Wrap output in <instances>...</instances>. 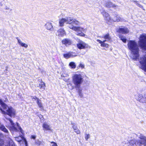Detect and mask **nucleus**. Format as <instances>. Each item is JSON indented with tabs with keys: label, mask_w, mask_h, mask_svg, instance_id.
Here are the masks:
<instances>
[{
	"label": "nucleus",
	"mask_w": 146,
	"mask_h": 146,
	"mask_svg": "<svg viewBox=\"0 0 146 146\" xmlns=\"http://www.w3.org/2000/svg\"><path fill=\"white\" fill-rule=\"evenodd\" d=\"M129 49L131 51L130 57L134 60L139 58V49L137 42L135 40H129L127 44Z\"/></svg>",
	"instance_id": "nucleus-1"
},
{
	"label": "nucleus",
	"mask_w": 146,
	"mask_h": 146,
	"mask_svg": "<svg viewBox=\"0 0 146 146\" xmlns=\"http://www.w3.org/2000/svg\"><path fill=\"white\" fill-rule=\"evenodd\" d=\"M0 104L5 111L3 110L1 108H0V110L3 114H7L10 117H14L16 115V111L12 107L8 106L5 103H4L1 99H0Z\"/></svg>",
	"instance_id": "nucleus-2"
},
{
	"label": "nucleus",
	"mask_w": 146,
	"mask_h": 146,
	"mask_svg": "<svg viewBox=\"0 0 146 146\" xmlns=\"http://www.w3.org/2000/svg\"><path fill=\"white\" fill-rule=\"evenodd\" d=\"M84 81L83 77L80 74H75L72 77V82L74 86H72L71 90L74 88H79Z\"/></svg>",
	"instance_id": "nucleus-3"
},
{
	"label": "nucleus",
	"mask_w": 146,
	"mask_h": 146,
	"mask_svg": "<svg viewBox=\"0 0 146 146\" xmlns=\"http://www.w3.org/2000/svg\"><path fill=\"white\" fill-rule=\"evenodd\" d=\"M10 121L11 126L9 127V129L11 131L17 132L20 131L22 134L24 133V131L22 128L19 126V124L18 123H16L15 125L13 122V121L11 119H8Z\"/></svg>",
	"instance_id": "nucleus-4"
},
{
	"label": "nucleus",
	"mask_w": 146,
	"mask_h": 146,
	"mask_svg": "<svg viewBox=\"0 0 146 146\" xmlns=\"http://www.w3.org/2000/svg\"><path fill=\"white\" fill-rule=\"evenodd\" d=\"M69 27L76 32V35H78L84 36L86 35L83 33L82 32H85L86 30L80 27H76L74 25H70Z\"/></svg>",
	"instance_id": "nucleus-5"
},
{
	"label": "nucleus",
	"mask_w": 146,
	"mask_h": 146,
	"mask_svg": "<svg viewBox=\"0 0 146 146\" xmlns=\"http://www.w3.org/2000/svg\"><path fill=\"white\" fill-rule=\"evenodd\" d=\"M138 43L142 49L146 50V34H143L140 35Z\"/></svg>",
	"instance_id": "nucleus-6"
},
{
	"label": "nucleus",
	"mask_w": 146,
	"mask_h": 146,
	"mask_svg": "<svg viewBox=\"0 0 146 146\" xmlns=\"http://www.w3.org/2000/svg\"><path fill=\"white\" fill-rule=\"evenodd\" d=\"M139 62L140 64V68L146 72V55H144L140 57Z\"/></svg>",
	"instance_id": "nucleus-7"
},
{
	"label": "nucleus",
	"mask_w": 146,
	"mask_h": 146,
	"mask_svg": "<svg viewBox=\"0 0 146 146\" xmlns=\"http://www.w3.org/2000/svg\"><path fill=\"white\" fill-rule=\"evenodd\" d=\"M65 21V23L66 24H68L69 25H68V27L70 25H78L79 24V22L76 19H74L73 20V19L70 17H68L64 18Z\"/></svg>",
	"instance_id": "nucleus-8"
},
{
	"label": "nucleus",
	"mask_w": 146,
	"mask_h": 146,
	"mask_svg": "<svg viewBox=\"0 0 146 146\" xmlns=\"http://www.w3.org/2000/svg\"><path fill=\"white\" fill-rule=\"evenodd\" d=\"M78 48L79 49H84L88 47V45L82 41L80 42V43L77 44Z\"/></svg>",
	"instance_id": "nucleus-9"
},
{
	"label": "nucleus",
	"mask_w": 146,
	"mask_h": 146,
	"mask_svg": "<svg viewBox=\"0 0 146 146\" xmlns=\"http://www.w3.org/2000/svg\"><path fill=\"white\" fill-rule=\"evenodd\" d=\"M56 35L59 36L63 37L66 35V33L63 29H60L58 30Z\"/></svg>",
	"instance_id": "nucleus-10"
},
{
	"label": "nucleus",
	"mask_w": 146,
	"mask_h": 146,
	"mask_svg": "<svg viewBox=\"0 0 146 146\" xmlns=\"http://www.w3.org/2000/svg\"><path fill=\"white\" fill-rule=\"evenodd\" d=\"M117 32L120 33L125 34L128 33L129 31L128 28L126 27L119 28Z\"/></svg>",
	"instance_id": "nucleus-11"
},
{
	"label": "nucleus",
	"mask_w": 146,
	"mask_h": 146,
	"mask_svg": "<svg viewBox=\"0 0 146 146\" xmlns=\"http://www.w3.org/2000/svg\"><path fill=\"white\" fill-rule=\"evenodd\" d=\"M101 12L102 14L104 17V19L105 20L108 21L110 20V18L109 15L108 13L106 12L104 10H102Z\"/></svg>",
	"instance_id": "nucleus-12"
},
{
	"label": "nucleus",
	"mask_w": 146,
	"mask_h": 146,
	"mask_svg": "<svg viewBox=\"0 0 146 146\" xmlns=\"http://www.w3.org/2000/svg\"><path fill=\"white\" fill-rule=\"evenodd\" d=\"M63 56L65 58H68L70 57L76 56H77V55L75 53L70 52L68 53L64 54Z\"/></svg>",
	"instance_id": "nucleus-13"
},
{
	"label": "nucleus",
	"mask_w": 146,
	"mask_h": 146,
	"mask_svg": "<svg viewBox=\"0 0 146 146\" xmlns=\"http://www.w3.org/2000/svg\"><path fill=\"white\" fill-rule=\"evenodd\" d=\"M62 44H64L66 46L70 45L72 43L71 40L68 38L63 39L62 41Z\"/></svg>",
	"instance_id": "nucleus-14"
},
{
	"label": "nucleus",
	"mask_w": 146,
	"mask_h": 146,
	"mask_svg": "<svg viewBox=\"0 0 146 146\" xmlns=\"http://www.w3.org/2000/svg\"><path fill=\"white\" fill-rule=\"evenodd\" d=\"M139 137L141 139L139 142L140 146H141V145H143L144 146L146 145V137L141 136Z\"/></svg>",
	"instance_id": "nucleus-15"
},
{
	"label": "nucleus",
	"mask_w": 146,
	"mask_h": 146,
	"mask_svg": "<svg viewBox=\"0 0 146 146\" xmlns=\"http://www.w3.org/2000/svg\"><path fill=\"white\" fill-rule=\"evenodd\" d=\"M96 41L99 43L101 44V46L102 47H105L108 48L109 45L108 44L105 43V42L107 41L106 40H104L103 41H102L100 40L97 39Z\"/></svg>",
	"instance_id": "nucleus-16"
},
{
	"label": "nucleus",
	"mask_w": 146,
	"mask_h": 146,
	"mask_svg": "<svg viewBox=\"0 0 146 146\" xmlns=\"http://www.w3.org/2000/svg\"><path fill=\"white\" fill-rule=\"evenodd\" d=\"M4 142L3 139H0V146H3ZM9 146L6 145L5 146H15L14 142L12 140L10 141L9 142Z\"/></svg>",
	"instance_id": "nucleus-17"
},
{
	"label": "nucleus",
	"mask_w": 146,
	"mask_h": 146,
	"mask_svg": "<svg viewBox=\"0 0 146 146\" xmlns=\"http://www.w3.org/2000/svg\"><path fill=\"white\" fill-rule=\"evenodd\" d=\"M45 28L48 30L52 31L53 29V26L51 23L48 22H47L45 25Z\"/></svg>",
	"instance_id": "nucleus-18"
},
{
	"label": "nucleus",
	"mask_w": 146,
	"mask_h": 146,
	"mask_svg": "<svg viewBox=\"0 0 146 146\" xmlns=\"http://www.w3.org/2000/svg\"><path fill=\"white\" fill-rule=\"evenodd\" d=\"M16 38L17 40L18 43L19 45L22 47H23L25 48H27L28 46V45L25 43L23 42L20 39H19L18 37H16Z\"/></svg>",
	"instance_id": "nucleus-19"
},
{
	"label": "nucleus",
	"mask_w": 146,
	"mask_h": 146,
	"mask_svg": "<svg viewBox=\"0 0 146 146\" xmlns=\"http://www.w3.org/2000/svg\"><path fill=\"white\" fill-rule=\"evenodd\" d=\"M42 127L43 130H51L50 125L45 122L43 123Z\"/></svg>",
	"instance_id": "nucleus-20"
},
{
	"label": "nucleus",
	"mask_w": 146,
	"mask_h": 146,
	"mask_svg": "<svg viewBox=\"0 0 146 146\" xmlns=\"http://www.w3.org/2000/svg\"><path fill=\"white\" fill-rule=\"evenodd\" d=\"M102 38H104L105 40H106L107 41H110L111 40V36L109 33H108L104 36H102L101 37H100Z\"/></svg>",
	"instance_id": "nucleus-21"
},
{
	"label": "nucleus",
	"mask_w": 146,
	"mask_h": 146,
	"mask_svg": "<svg viewBox=\"0 0 146 146\" xmlns=\"http://www.w3.org/2000/svg\"><path fill=\"white\" fill-rule=\"evenodd\" d=\"M0 130L5 133H8V131L5 127V126L3 124L0 123Z\"/></svg>",
	"instance_id": "nucleus-22"
},
{
	"label": "nucleus",
	"mask_w": 146,
	"mask_h": 146,
	"mask_svg": "<svg viewBox=\"0 0 146 146\" xmlns=\"http://www.w3.org/2000/svg\"><path fill=\"white\" fill-rule=\"evenodd\" d=\"M113 20L114 21H122V19L120 16L117 15L114 17Z\"/></svg>",
	"instance_id": "nucleus-23"
},
{
	"label": "nucleus",
	"mask_w": 146,
	"mask_h": 146,
	"mask_svg": "<svg viewBox=\"0 0 146 146\" xmlns=\"http://www.w3.org/2000/svg\"><path fill=\"white\" fill-rule=\"evenodd\" d=\"M76 90H78V92L79 96L81 98H83V94L82 92V89L80 87L79 88H75Z\"/></svg>",
	"instance_id": "nucleus-24"
},
{
	"label": "nucleus",
	"mask_w": 146,
	"mask_h": 146,
	"mask_svg": "<svg viewBox=\"0 0 146 146\" xmlns=\"http://www.w3.org/2000/svg\"><path fill=\"white\" fill-rule=\"evenodd\" d=\"M37 104L38 105V107L40 109V110H42L43 109V107L42 106V104L41 102V100L39 99H38L37 101Z\"/></svg>",
	"instance_id": "nucleus-25"
},
{
	"label": "nucleus",
	"mask_w": 146,
	"mask_h": 146,
	"mask_svg": "<svg viewBox=\"0 0 146 146\" xmlns=\"http://www.w3.org/2000/svg\"><path fill=\"white\" fill-rule=\"evenodd\" d=\"M65 23V21L64 18H63L60 19L59 21V23L60 26L61 27H62L64 25V23Z\"/></svg>",
	"instance_id": "nucleus-26"
},
{
	"label": "nucleus",
	"mask_w": 146,
	"mask_h": 146,
	"mask_svg": "<svg viewBox=\"0 0 146 146\" xmlns=\"http://www.w3.org/2000/svg\"><path fill=\"white\" fill-rule=\"evenodd\" d=\"M15 138V140L19 142H20L23 139L24 140V139L25 138L22 136L16 137Z\"/></svg>",
	"instance_id": "nucleus-27"
},
{
	"label": "nucleus",
	"mask_w": 146,
	"mask_h": 146,
	"mask_svg": "<svg viewBox=\"0 0 146 146\" xmlns=\"http://www.w3.org/2000/svg\"><path fill=\"white\" fill-rule=\"evenodd\" d=\"M38 87H39L40 89L44 90L45 87V83L43 82H42L39 84V86Z\"/></svg>",
	"instance_id": "nucleus-28"
},
{
	"label": "nucleus",
	"mask_w": 146,
	"mask_h": 146,
	"mask_svg": "<svg viewBox=\"0 0 146 146\" xmlns=\"http://www.w3.org/2000/svg\"><path fill=\"white\" fill-rule=\"evenodd\" d=\"M119 38H120V39L122 41L124 42L125 43L126 41V39L125 36H123L122 35H119Z\"/></svg>",
	"instance_id": "nucleus-29"
},
{
	"label": "nucleus",
	"mask_w": 146,
	"mask_h": 146,
	"mask_svg": "<svg viewBox=\"0 0 146 146\" xmlns=\"http://www.w3.org/2000/svg\"><path fill=\"white\" fill-rule=\"evenodd\" d=\"M106 6L108 8L111 7L113 6V5L112 3L110 2H107L106 3Z\"/></svg>",
	"instance_id": "nucleus-30"
},
{
	"label": "nucleus",
	"mask_w": 146,
	"mask_h": 146,
	"mask_svg": "<svg viewBox=\"0 0 146 146\" xmlns=\"http://www.w3.org/2000/svg\"><path fill=\"white\" fill-rule=\"evenodd\" d=\"M69 65L72 68H75L76 67L75 63L73 62H70L69 63Z\"/></svg>",
	"instance_id": "nucleus-31"
},
{
	"label": "nucleus",
	"mask_w": 146,
	"mask_h": 146,
	"mask_svg": "<svg viewBox=\"0 0 146 146\" xmlns=\"http://www.w3.org/2000/svg\"><path fill=\"white\" fill-rule=\"evenodd\" d=\"M90 137L89 134L85 133V138L86 141H88V139Z\"/></svg>",
	"instance_id": "nucleus-32"
},
{
	"label": "nucleus",
	"mask_w": 146,
	"mask_h": 146,
	"mask_svg": "<svg viewBox=\"0 0 146 146\" xmlns=\"http://www.w3.org/2000/svg\"><path fill=\"white\" fill-rule=\"evenodd\" d=\"M35 143L36 144L38 145H40L42 144V143L38 140L35 141Z\"/></svg>",
	"instance_id": "nucleus-33"
},
{
	"label": "nucleus",
	"mask_w": 146,
	"mask_h": 146,
	"mask_svg": "<svg viewBox=\"0 0 146 146\" xmlns=\"http://www.w3.org/2000/svg\"><path fill=\"white\" fill-rule=\"evenodd\" d=\"M137 100L139 101L140 102L142 103H144L145 102V100H144V98L143 97L141 98V99H137Z\"/></svg>",
	"instance_id": "nucleus-34"
},
{
	"label": "nucleus",
	"mask_w": 146,
	"mask_h": 146,
	"mask_svg": "<svg viewBox=\"0 0 146 146\" xmlns=\"http://www.w3.org/2000/svg\"><path fill=\"white\" fill-rule=\"evenodd\" d=\"M133 1L134 2V3L137 6H138L139 7L141 8H142L143 7L141 5L139 4L137 1Z\"/></svg>",
	"instance_id": "nucleus-35"
},
{
	"label": "nucleus",
	"mask_w": 146,
	"mask_h": 146,
	"mask_svg": "<svg viewBox=\"0 0 146 146\" xmlns=\"http://www.w3.org/2000/svg\"><path fill=\"white\" fill-rule=\"evenodd\" d=\"M72 128H73L74 130L75 129H76L77 128V125L75 123H72Z\"/></svg>",
	"instance_id": "nucleus-36"
},
{
	"label": "nucleus",
	"mask_w": 146,
	"mask_h": 146,
	"mask_svg": "<svg viewBox=\"0 0 146 146\" xmlns=\"http://www.w3.org/2000/svg\"><path fill=\"white\" fill-rule=\"evenodd\" d=\"M69 76L68 74L67 73H63L61 75V76L64 77H67Z\"/></svg>",
	"instance_id": "nucleus-37"
},
{
	"label": "nucleus",
	"mask_w": 146,
	"mask_h": 146,
	"mask_svg": "<svg viewBox=\"0 0 146 146\" xmlns=\"http://www.w3.org/2000/svg\"><path fill=\"white\" fill-rule=\"evenodd\" d=\"M74 131L77 134H79L80 133V130L78 129V128H77L76 129H75Z\"/></svg>",
	"instance_id": "nucleus-38"
},
{
	"label": "nucleus",
	"mask_w": 146,
	"mask_h": 146,
	"mask_svg": "<svg viewBox=\"0 0 146 146\" xmlns=\"http://www.w3.org/2000/svg\"><path fill=\"white\" fill-rule=\"evenodd\" d=\"M79 66L80 67H81L82 68H84V64H82V63H80Z\"/></svg>",
	"instance_id": "nucleus-39"
},
{
	"label": "nucleus",
	"mask_w": 146,
	"mask_h": 146,
	"mask_svg": "<svg viewBox=\"0 0 146 146\" xmlns=\"http://www.w3.org/2000/svg\"><path fill=\"white\" fill-rule=\"evenodd\" d=\"M51 143L52 144V146H57V144L54 142H52Z\"/></svg>",
	"instance_id": "nucleus-40"
},
{
	"label": "nucleus",
	"mask_w": 146,
	"mask_h": 146,
	"mask_svg": "<svg viewBox=\"0 0 146 146\" xmlns=\"http://www.w3.org/2000/svg\"><path fill=\"white\" fill-rule=\"evenodd\" d=\"M24 141L25 142V146H28L27 142L25 138L24 139Z\"/></svg>",
	"instance_id": "nucleus-41"
},
{
	"label": "nucleus",
	"mask_w": 146,
	"mask_h": 146,
	"mask_svg": "<svg viewBox=\"0 0 146 146\" xmlns=\"http://www.w3.org/2000/svg\"><path fill=\"white\" fill-rule=\"evenodd\" d=\"M138 97L137 99H141L143 97V96L142 94H139L138 96Z\"/></svg>",
	"instance_id": "nucleus-42"
},
{
	"label": "nucleus",
	"mask_w": 146,
	"mask_h": 146,
	"mask_svg": "<svg viewBox=\"0 0 146 146\" xmlns=\"http://www.w3.org/2000/svg\"><path fill=\"white\" fill-rule=\"evenodd\" d=\"M36 137V136L35 135H32L31 136V138L34 139H35Z\"/></svg>",
	"instance_id": "nucleus-43"
},
{
	"label": "nucleus",
	"mask_w": 146,
	"mask_h": 146,
	"mask_svg": "<svg viewBox=\"0 0 146 146\" xmlns=\"http://www.w3.org/2000/svg\"><path fill=\"white\" fill-rule=\"evenodd\" d=\"M32 99H34L35 100H38V99H38L36 96H35L34 97H32Z\"/></svg>",
	"instance_id": "nucleus-44"
},
{
	"label": "nucleus",
	"mask_w": 146,
	"mask_h": 146,
	"mask_svg": "<svg viewBox=\"0 0 146 146\" xmlns=\"http://www.w3.org/2000/svg\"><path fill=\"white\" fill-rule=\"evenodd\" d=\"M68 79H66L65 80H64L66 82H67L68 81Z\"/></svg>",
	"instance_id": "nucleus-45"
},
{
	"label": "nucleus",
	"mask_w": 146,
	"mask_h": 146,
	"mask_svg": "<svg viewBox=\"0 0 146 146\" xmlns=\"http://www.w3.org/2000/svg\"><path fill=\"white\" fill-rule=\"evenodd\" d=\"M72 84H69L68 85V87H69V86H72Z\"/></svg>",
	"instance_id": "nucleus-46"
},
{
	"label": "nucleus",
	"mask_w": 146,
	"mask_h": 146,
	"mask_svg": "<svg viewBox=\"0 0 146 146\" xmlns=\"http://www.w3.org/2000/svg\"><path fill=\"white\" fill-rule=\"evenodd\" d=\"M40 116H39V117L40 118L41 117H42V116L41 115H40Z\"/></svg>",
	"instance_id": "nucleus-47"
},
{
	"label": "nucleus",
	"mask_w": 146,
	"mask_h": 146,
	"mask_svg": "<svg viewBox=\"0 0 146 146\" xmlns=\"http://www.w3.org/2000/svg\"><path fill=\"white\" fill-rule=\"evenodd\" d=\"M5 118H6V117H5Z\"/></svg>",
	"instance_id": "nucleus-48"
}]
</instances>
